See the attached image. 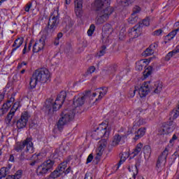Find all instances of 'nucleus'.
I'll list each match as a JSON object with an SVG mask.
<instances>
[{
  "label": "nucleus",
  "mask_w": 179,
  "mask_h": 179,
  "mask_svg": "<svg viewBox=\"0 0 179 179\" xmlns=\"http://www.w3.org/2000/svg\"><path fill=\"white\" fill-rule=\"evenodd\" d=\"M92 6L96 10V17L95 18L96 24L106 23L114 12V8L110 7V0H96L92 4Z\"/></svg>",
  "instance_id": "nucleus-1"
},
{
  "label": "nucleus",
  "mask_w": 179,
  "mask_h": 179,
  "mask_svg": "<svg viewBox=\"0 0 179 179\" xmlns=\"http://www.w3.org/2000/svg\"><path fill=\"white\" fill-rule=\"evenodd\" d=\"M25 148V149H24ZM21 153L22 159H26L27 160H32L29 164L30 166H36V163L38 162V155L34 154L31 158H29V155L34 153V144L33 143V138L28 137L21 143H17L15 145V150L16 152H22Z\"/></svg>",
  "instance_id": "nucleus-2"
},
{
  "label": "nucleus",
  "mask_w": 179,
  "mask_h": 179,
  "mask_svg": "<svg viewBox=\"0 0 179 179\" xmlns=\"http://www.w3.org/2000/svg\"><path fill=\"white\" fill-rule=\"evenodd\" d=\"M65 99H66V92L65 91L61 92L55 101L47 102L46 113L49 115H52L55 111H58L62 107Z\"/></svg>",
  "instance_id": "nucleus-3"
},
{
  "label": "nucleus",
  "mask_w": 179,
  "mask_h": 179,
  "mask_svg": "<svg viewBox=\"0 0 179 179\" xmlns=\"http://www.w3.org/2000/svg\"><path fill=\"white\" fill-rule=\"evenodd\" d=\"M110 132H111V127L106 123H101L96 130L92 131V137L97 141L101 139L103 136H108Z\"/></svg>",
  "instance_id": "nucleus-4"
},
{
  "label": "nucleus",
  "mask_w": 179,
  "mask_h": 179,
  "mask_svg": "<svg viewBox=\"0 0 179 179\" xmlns=\"http://www.w3.org/2000/svg\"><path fill=\"white\" fill-rule=\"evenodd\" d=\"M54 164H55V162L52 159H48L38 166L36 169V174L39 177H43L52 171Z\"/></svg>",
  "instance_id": "nucleus-5"
},
{
  "label": "nucleus",
  "mask_w": 179,
  "mask_h": 179,
  "mask_svg": "<svg viewBox=\"0 0 179 179\" xmlns=\"http://www.w3.org/2000/svg\"><path fill=\"white\" fill-rule=\"evenodd\" d=\"M59 23V20L58 19V11L55 10L49 18L47 34L52 36V34H54L55 32V30H57V27H58Z\"/></svg>",
  "instance_id": "nucleus-6"
},
{
  "label": "nucleus",
  "mask_w": 179,
  "mask_h": 179,
  "mask_svg": "<svg viewBox=\"0 0 179 179\" xmlns=\"http://www.w3.org/2000/svg\"><path fill=\"white\" fill-rule=\"evenodd\" d=\"M74 117L75 113H73V110H66L63 111L61 115V118L57 122L58 129H61L64 125H66L68 122H71Z\"/></svg>",
  "instance_id": "nucleus-7"
},
{
  "label": "nucleus",
  "mask_w": 179,
  "mask_h": 179,
  "mask_svg": "<svg viewBox=\"0 0 179 179\" xmlns=\"http://www.w3.org/2000/svg\"><path fill=\"white\" fill-rule=\"evenodd\" d=\"M169 155V148H166L165 150L162 152V155L158 157L156 164V170L157 173H162L163 169L167 163V156Z\"/></svg>",
  "instance_id": "nucleus-8"
},
{
  "label": "nucleus",
  "mask_w": 179,
  "mask_h": 179,
  "mask_svg": "<svg viewBox=\"0 0 179 179\" xmlns=\"http://www.w3.org/2000/svg\"><path fill=\"white\" fill-rule=\"evenodd\" d=\"M34 73H35L38 82H41V83H45L51 78V73L45 68L38 69Z\"/></svg>",
  "instance_id": "nucleus-9"
},
{
  "label": "nucleus",
  "mask_w": 179,
  "mask_h": 179,
  "mask_svg": "<svg viewBox=\"0 0 179 179\" xmlns=\"http://www.w3.org/2000/svg\"><path fill=\"white\" fill-rule=\"evenodd\" d=\"M176 123L169 122L164 123L162 127L158 129V135H169L176 129Z\"/></svg>",
  "instance_id": "nucleus-10"
},
{
  "label": "nucleus",
  "mask_w": 179,
  "mask_h": 179,
  "mask_svg": "<svg viewBox=\"0 0 179 179\" xmlns=\"http://www.w3.org/2000/svg\"><path fill=\"white\" fill-rule=\"evenodd\" d=\"M114 29L110 24H105L102 28V41L105 44L110 43V36L113 34Z\"/></svg>",
  "instance_id": "nucleus-11"
},
{
  "label": "nucleus",
  "mask_w": 179,
  "mask_h": 179,
  "mask_svg": "<svg viewBox=\"0 0 179 179\" xmlns=\"http://www.w3.org/2000/svg\"><path fill=\"white\" fill-rule=\"evenodd\" d=\"M75 13L77 17H83V0H74Z\"/></svg>",
  "instance_id": "nucleus-12"
},
{
  "label": "nucleus",
  "mask_w": 179,
  "mask_h": 179,
  "mask_svg": "<svg viewBox=\"0 0 179 179\" xmlns=\"http://www.w3.org/2000/svg\"><path fill=\"white\" fill-rule=\"evenodd\" d=\"M29 121V113L24 112L21 115V117L17 121V128L18 129H23L27 125Z\"/></svg>",
  "instance_id": "nucleus-13"
},
{
  "label": "nucleus",
  "mask_w": 179,
  "mask_h": 179,
  "mask_svg": "<svg viewBox=\"0 0 179 179\" xmlns=\"http://www.w3.org/2000/svg\"><path fill=\"white\" fill-rule=\"evenodd\" d=\"M106 146L107 141L106 140H101L99 141V146L96 150L95 160H96V162H100V158L103 156L104 149H106Z\"/></svg>",
  "instance_id": "nucleus-14"
},
{
  "label": "nucleus",
  "mask_w": 179,
  "mask_h": 179,
  "mask_svg": "<svg viewBox=\"0 0 179 179\" xmlns=\"http://www.w3.org/2000/svg\"><path fill=\"white\" fill-rule=\"evenodd\" d=\"M45 45V38H41L39 40L36 41L34 44L33 52H40L44 50V46Z\"/></svg>",
  "instance_id": "nucleus-15"
},
{
  "label": "nucleus",
  "mask_w": 179,
  "mask_h": 179,
  "mask_svg": "<svg viewBox=\"0 0 179 179\" xmlns=\"http://www.w3.org/2000/svg\"><path fill=\"white\" fill-rule=\"evenodd\" d=\"M150 85V81L145 82L138 90V94L140 97H146L150 92L149 85Z\"/></svg>",
  "instance_id": "nucleus-16"
},
{
  "label": "nucleus",
  "mask_w": 179,
  "mask_h": 179,
  "mask_svg": "<svg viewBox=\"0 0 179 179\" xmlns=\"http://www.w3.org/2000/svg\"><path fill=\"white\" fill-rule=\"evenodd\" d=\"M85 100H86V95L84 94H80L75 96L73 105V107H80L85 104Z\"/></svg>",
  "instance_id": "nucleus-17"
},
{
  "label": "nucleus",
  "mask_w": 179,
  "mask_h": 179,
  "mask_svg": "<svg viewBox=\"0 0 179 179\" xmlns=\"http://www.w3.org/2000/svg\"><path fill=\"white\" fill-rule=\"evenodd\" d=\"M151 59H141L136 63V71H142L143 68H146L150 64Z\"/></svg>",
  "instance_id": "nucleus-18"
},
{
  "label": "nucleus",
  "mask_w": 179,
  "mask_h": 179,
  "mask_svg": "<svg viewBox=\"0 0 179 179\" xmlns=\"http://www.w3.org/2000/svg\"><path fill=\"white\" fill-rule=\"evenodd\" d=\"M141 32H142V27H141V24H137L131 29L129 34L132 36L133 38H138V37L141 36Z\"/></svg>",
  "instance_id": "nucleus-19"
},
{
  "label": "nucleus",
  "mask_w": 179,
  "mask_h": 179,
  "mask_svg": "<svg viewBox=\"0 0 179 179\" xmlns=\"http://www.w3.org/2000/svg\"><path fill=\"white\" fill-rule=\"evenodd\" d=\"M24 41V39L23 38H18L15 39L12 45L13 49L11 50V54H13V52H15L17 50V48H20Z\"/></svg>",
  "instance_id": "nucleus-20"
},
{
  "label": "nucleus",
  "mask_w": 179,
  "mask_h": 179,
  "mask_svg": "<svg viewBox=\"0 0 179 179\" xmlns=\"http://www.w3.org/2000/svg\"><path fill=\"white\" fill-rule=\"evenodd\" d=\"M151 90L154 92V93L159 94L163 90V84L160 81H157L152 85Z\"/></svg>",
  "instance_id": "nucleus-21"
},
{
  "label": "nucleus",
  "mask_w": 179,
  "mask_h": 179,
  "mask_svg": "<svg viewBox=\"0 0 179 179\" xmlns=\"http://www.w3.org/2000/svg\"><path fill=\"white\" fill-rule=\"evenodd\" d=\"M145 134H146V128L141 127L138 129L137 131L135 132V137L134 138V141H138V139H141Z\"/></svg>",
  "instance_id": "nucleus-22"
},
{
  "label": "nucleus",
  "mask_w": 179,
  "mask_h": 179,
  "mask_svg": "<svg viewBox=\"0 0 179 179\" xmlns=\"http://www.w3.org/2000/svg\"><path fill=\"white\" fill-rule=\"evenodd\" d=\"M38 82L39 81H38V79L37 78V76H36L35 73H34L29 82V86L31 89H34L37 86Z\"/></svg>",
  "instance_id": "nucleus-23"
},
{
  "label": "nucleus",
  "mask_w": 179,
  "mask_h": 179,
  "mask_svg": "<svg viewBox=\"0 0 179 179\" xmlns=\"http://www.w3.org/2000/svg\"><path fill=\"white\" fill-rule=\"evenodd\" d=\"M23 176V171L22 170L17 171L14 175H9L6 179H20Z\"/></svg>",
  "instance_id": "nucleus-24"
},
{
  "label": "nucleus",
  "mask_w": 179,
  "mask_h": 179,
  "mask_svg": "<svg viewBox=\"0 0 179 179\" xmlns=\"http://www.w3.org/2000/svg\"><path fill=\"white\" fill-rule=\"evenodd\" d=\"M143 153L145 159H149V157H150V155H152V148L150 145L144 146Z\"/></svg>",
  "instance_id": "nucleus-25"
},
{
  "label": "nucleus",
  "mask_w": 179,
  "mask_h": 179,
  "mask_svg": "<svg viewBox=\"0 0 179 179\" xmlns=\"http://www.w3.org/2000/svg\"><path fill=\"white\" fill-rule=\"evenodd\" d=\"M129 171L130 173H131L132 176H133V178H136V176H138V167L136 166V165H131L130 166H129Z\"/></svg>",
  "instance_id": "nucleus-26"
},
{
  "label": "nucleus",
  "mask_w": 179,
  "mask_h": 179,
  "mask_svg": "<svg viewBox=\"0 0 179 179\" xmlns=\"http://www.w3.org/2000/svg\"><path fill=\"white\" fill-rule=\"evenodd\" d=\"M146 124V120L143 117H137L134 122V128L135 127H141V125H145Z\"/></svg>",
  "instance_id": "nucleus-27"
},
{
  "label": "nucleus",
  "mask_w": 179,
  "mask_h": 179,
  "mask_svg": "<svg viewBox=\"0 0 179 179\" xmlns=\"http://www.w3.org/2000/svg\"><path fill=\"white\" fill-rule=\"evenodd\" d=\"M10 107H12V105H7L6 103H3L0 109V115H4V114H6V113L9 111V108H10Z\"/></svg>",
  "instance_id": "nucleus-28"
},
{
  "label": "nucleus",
  "mask_w": 179,
  "mask_h": 179,
  "mask_svg": "<svg viewBox=\"0 0 179 179\" xmlns=\"http://www.w3.org/2000/svg\"><path fill=\"white\" fill-rule=\"evenodd\" d=\"M99 90V95L98 96V99H96V101H99V100H101L104 96L107 94V88L103 87L98 89Z\"/></svg>",
  "instance_id": "nucleus-29"
},
{
  "label": "nucleus",
  "mask_w": 179,
  "mask_h": 179,
  "mask_svg": "<svg viewBox=\"0 0 179 179\" xmlns=\"http://www.w3.org/2000/svg\"><path fill=\"white\" fill-rule=\"evenodd\" d=\"M120 142H121V136L120 135H115L113 137V139L110 145L112 146H117V145L120 144Z\"/></svg>",
  "instance_id": "nucleus-30"
},
{
  "label": "nucleus",
  "mask_w": 179,
  "mask_h": 179,
  "mask_svg": "<svg viewBox=\"0 0 179 179\" xmlns=\"http://www.w3.org/2000/svg\"><path fill=\"white\" fill-rule=\"evenodd\" d=\"M142 148H143V144H142V143L137 144L133 152L134 156L139 155V153L142 152Z\"/></svg>",
  "instance_id": "nucleus-31"
},
{
  "label": "nucleus",
  "mask_w": 179,
  "mask_h": 179,
  "mask_svg": "<svg viewBox=\"0 0 179 179\" xmlns=\"http://www.w3.org/2000/svg\"><path fill=\"white\" fill-rule=\"evenodd\" d=\"M134 2H135V0H120L119 4L121 6H129Z\"/></svg>",
  "instance_id": "nucleus-32"
},
{
  "label": "nucleus",
  "mask_w": 179,
  "mask_h": 179,
  "mask_svg": "<svg viewBox=\"0 0 179 179\" xmlns=\"http://www.w3.org/2000/svg\"><path fill=\"white\" fill-rule=\"evenodd\" d=\"M177 31H178V29H176L171 32H170L166 36V40H173L174 37H176V35L177 34Z\"/></svg>",
  "instance_id": "nucleus-33"
},
{
  "label": "nucleus",
  "mask_w": 179,
  "mask_h": 179,
  "mask_svg": "<svg viewBox=\"0 0 179 179\" xmlns=\"http://www.w3.org/2000/svg\"><path fill=\"white\" fill-rule=\"evenodd\" d=\"M152 75V66H149L143 72L144 79L149 78Z\"/></svg>",
  "instance_id": "nucleus-34"
},
{
  "label": "nucleus",
  "mask_w": 179,
  "mask_h": 179,
  "mask_svg": "<svg viewBox=\"0 0 179 179\" xmlns=\"http://www.w3.org/2000/svg\"><path fill=\"white\" fill-rule=\"evenodd\" d=\"M64 23H66V27L68 29V30H69V29L73 26V21H72V20H71L69 17L64 19Z\"/></svg>",
  "instance_id": "nucleus-35"
},
{
  "label": "nucleus",
  "mask_w": 179,
  "mask_h": 179,
  "mask_svg": "<svg viewBox=\"0 0 179 179\" xmlns=\"http://www.w3.org/2000/svg\"><path fill=\"white\" fill-rule=\"evenodd\" d=\"M136 22H138V15L131 14V16L129 18V23H130V24H134Z\"/></svg>",
  "instance_id": "nucleus-36"
},
{
  "label": "nucleus",
  "mask_w": 179,
  "mask_h": 179,
  "mask_svg": "<svg viewBox=\"0 0 179 179\" xmlns=\"http://www.w3.org/2000/svg\"><path fill=\"white\" fill-rule=\"evenodd\" d=\"M14 116H15V113L12 110H10V112L7 115L6 122L7 124H10V121H12V118H13Z\"/></svg>",
  "instance_id": "nucleus-37"
},
{
  "label": "nucleus",
  "mask_w": 179,
  "mask_h": 179,
  "mask_svg": "<svg viewBox=\"0 0 179 179\" xmlns=\"http://www.w3.org/2000/svg\"><path fill=\"white\" fill-rule=\"evenodd\" d=\"M66 164H68V162H64L62 164H60L58 166V170L63 173L65 172V169H66Z\"/></svg>",
  "instance_id": "nucleus-38"
},
{
  "label": "nucleus",
  "mask_w": 179,
  "mask_h": 179,
  "mask_svg": "<svg viewBox=\"0 0 179 179\" xmlns=\"http://www.w3.org/2000/svg\"><path fill=\"white\" fill-rule=\"evenodd\" d=\"M155 54V52L151 48H147L143 52V57H150V55H153Z\"/></svg>",
  "instance_id": "nucleus-39"
},
{
  "label": "nucleus",
  "mask_w": 179,
  "mask_h": 179,
  "mask_svg": "<svg viewBox=\"0 0 179 179\" xmlns=\"http://www.w3.org/2000/svg\"><path fill=\"white\" fill-rule=\"evenodd\" d=\"M8 174V168H1L0 170V179L5 178Z\"/></svg>",
  "instance_id": "nucleus-40"
},
{
  "label": "nucleus",
  "mask_w": 179,
  "mask_h": 179,
  "mask_svg": "<svg viewBox=\"0 0 179 179\" xmlns=\"http://www.w3.org/2000/svg\"><path fill=\"white\" fill-rule=\"evenodd\" d=\"M107 47L106 45H102L99 51L96 53L97 57H103L106 54V50Z\"/></svg>",
  "instance_id": "nucleus-41"
},
{
  "label": "nucleus",
  "mask_w": 179,
  "mask_h": 179,
  "mask_svg": "<svg viewBox=\"0 0 179 179\" xmlns=\"http://www.w3.org/2000/svg\"><path fill=\"white\" fill-rule=\"evenodd\" d=\"M129 157V154L127 152H124V154H122L120 158V161L119 162V166H121V164H122V163H124V162H125V160H127V159H128Z\"/></svg>",
  "instance_id": "nucleus-42"
},
{
  "label": "nucleus",
  "mask_w": 179,
  "mask_h": 179,
  "mask_svg": "<svg viewBox=\"0 0 179 179\" xmlns=\"http://www.w3.org/2000/svg\"><path fill=\"white\" fill-rule=\"evenodd\" d=\"M20 107V102L15 101L10 109V111H13L15 113L17 111V109Z\"/></svg>",
  "instance_id": "nucleus-43"
},
{
  "label": "nucleus",
  "mask_w": 179,
  "mask_h": 179,
  "mask_svg": "<svg viewBox=\"0 0 179 179\" xmlns=\"http://www.w3.org/2000/svg\"><path fill=\"white\" fill-rule=\"evenodd\" d=\"M96 29V27L94 26V24H91L90 27V29L87 31V34L88 36H92L93 33H94V30Z\"/></svg>",
  "instance_id": "nucleus-44"
},
{
  "label": "nucleus",
  "mask_w": 179,
  "mask_h": 179,
  "mask_svg": "<svg viewBox=\"0 0 179 179\" xmlns=\"http://www.w3.org/2000/svg\"><path fill=\"white\" fill-rule=\"evenodd\" d=\"M176 55L175 52H173V50L171 52H169L165 57L166 61H169V59H171L173 57Z\"/></svg>",
  "instance_id": "nucleus-45"
},
{
  "label": "nucleus",
  "mask_w": 179,
  "mask_h": 179,
  "mask_svg": "<svg viewBox=\"0 0 179 179\" xmlns=\"http://www.w3.org/2000/svg\"><path fill=\"white\" fill-rule=\"evenodd\" d=\"M171 114H172L173 118H177V117H178V115H179V105H178L177 110H173Z\"/></svg>",
  "instance_id": "nucleus-46"
},
{
  "label": "nucleus",
  "mask_w": 179,
  "mask_h": 179,
  "mask_svg": "<svg viewBox=\"0 0 179 179\" xmlns=\"http://www.w3.org/2000/svg\"><path fill=\"white\" fill-rule=\"evenodd\" d=\"M96 71V68L94 66L90 67L87 71V75H91V73H93Z\"/></svg>",
  "instance_id": "nucleus-47"
},
{
  "label": "nucleus",
  "mask_w": 179,
  "mask_h": 179,
  "mask_svg": "<svg viewBox=\"0 0 179 179\" xmlns=\"http://www.w3.org/2000/svg\"><path fill=\"white\" fill-rule=\"evenodd\" d=\"M31 6H33V3L29 2L28 3H27V5L25 6V12H29Z\"/></svg>",
  "instance_id": "nucleus-48"
},
{
  "label": "nucleus",
  "mask_w": 179,
  "mask_h": 179,
  "mask_svg": "<svg viewBox=\"0 0 179 179\" xmlns=\"http://www.w3.org/2000/svg\"><path fill=\"white\" fill-rule=\"evenodd\" d=\"M157 47H159V45H157V43H154L151 44L149 48L151 50H152V51L155 52V51H156V48H157Z\"/></svg>",
  "instance_id": "nucleus-49"
},
{
  "label": "nucleus",
  "mask_w": 179,
  "mask_h": 179,
  "mask_svg": "<svg viewBox=\"0 0 179 179\" xmlns=\"http://www.w3.org/2000/svg\"><path fill=\"white\" fill-rule=\"evenodd\" d=\"M133 14H136V13H139V12H141V7L136 6L134 9H133Z\"/></svg>",
  "instance_id": "nucleus-50"
},
{
  "label": "nucleus",
  "mask_w": 179,
  "mask_h": 179,
  "mask_svg": "<svg viewBox=\"0 0 179 179\" xmlns=\"http://www.w3.org/2000/svg\"><path fill=\"white\" fill-rule=\"evenodd\" d=\"M15 102V97L14 96H11L6 103V104H7L8 106H12V104H10V103H14Z\"/></svg>",
  "instance_id": "nucleus-51"
},
{
  "label": "nucleus",
  "mask_w": 179,
  "mask_h": 179,
  "mask_svg": "<svg viewBox=\"0 0 179 179\" xmlns=\"http://www.w3.org/2000/svg\"><path fill=\"white\" fill-rule=\"evenodd\" d=\"M143 26H149L150 24V21L149 20V18L144 19L143 20Z\"/></svg>",
  "instance_id": "nucleus-52"
},
{
  "label": "nucleus",
  "mask_w": 179,
  "mask_h": 179,
  "mask_svg": "<svg viewBox=\"0 0 179 179\" xmlns=\"http://www.w3.org/2000/svg\"><path fill=\"white\" fill-rule=\"evenodd\" d=\"M162 33H163V30L157 29V30L155 31L152 33V34H153V36H160V34H162Z\"/></svg>",
  "instance_id": "nucleus-53"
},
{
  "label": "nucleus",
  "mask_w": 179,
  "mask_h": 179,
  "mask_svg": "<svg viewBox=\"0 0 179 179\" xmlns=\"http://www.w3.org/2000/svg\"><path fill=\"white\" fill-rule=\"evenodd\" d=\"M93 160V155L92 154H90L87 158V164H89V163H92Z\"/></svg>",
  "instance_id": "nucleus-54"
},
{
  "label": "nucleus",
  "mask_w": 179,
  "mask_h": 179,
  "mask_svg": "<svg viewBox=\"0 0 179 179\" xmlns=\"http://www.w3.org/2000/svg\"><path fill=\"white\" fill-rule=\"evenodd\" d=\"M177 135L173 134L172 138L170 140V143H173L174 142V141H177Z\"/></svg>",
  "instance_id": "nucleus-55"
},
{
  "label": "nucleus",
  "mask_w": 179,
  "mask_h": 179,
  "mask_svg": "<svg viewBox=\"0 0 179 179\" xmlns=\"http://www.w3.org/2000/svg\"><path fill=\"white\" fill-rule=\"evenodd\" d=\"M84 179H93L90 173H86Z\"/></svg>",
  "instance_id": "nucleus-56"
},
{
  "label": "nucleus",
  "mask_w": 179,
  "mask_h": 179,
  "mask_svg": "<svg viewBox=\"0 0 179 179\" xmlns=\"http://www.w3.org/2000/svg\"><path fill=\"white\" fill-rule=\"evenodd\" d=\"M136 92V88L130 92V97H134L135 96V93Z\"/></svg>",
  "instance_id": "nucleus-57"
},
{
  "label": "nucleus",
  "mask_w": 179,
  "mask_h": 179,
  "mask_svg": "<svg viewBox=\"0 0 179 179\" xmlns=\"http://www.w3.org/2000/svg\"><path fill=\"white\" fill-rule=\"evenodd\" d=\"M172 51H173V52L175 53V55H176V54H178V52H179V45L176 46V48Z\"/></svg>",
  "instance_id": "nucleus-58"
},
{
  "label": "nucleus",
  "mask_w": 179,
  "mask_h": 179,
  "mask_svg": "<svg viewBox=\"0 0 179 179\" xmlns=\"http://www.w3.org/2000/svg\"><path fill=\"white\" fill-rule=\"evenodd\" d=\"M3 99H5V95L3 94H0V104L3 101Z\"/></svg>",
  "instance_id": "nucleus-59"
},
{
  "label": "nucleus",
  "mask_w": 179,
  "mask_h": 179,
  "mask_svg": "<svg viewBox=\"0 0 179 179\" xmlns=\"http://www.w3.org/2000/svg\"><path fill=\"white\" fill-rule=\"evenodd\" d=\"M26 52H27V45L25 44L24 49L22 50V54H26Z\"/></svg>",
  "instance_id": "nucleus-60"
},
{
  "label": "nucleus",
  "mask_w": 179,
  "mask_h": 179,
  "mask_svg": "<svg viewBox=\"0 0 179 179\" xmlns=\"http://www.w3.org/2000/svg\"><path fill=\"white\" fill-rule=\"evenodd\" d=\"M55 45H58L59 44V39L56 38L54 42Z\"/></svg>",
  "instance_id": "nucleus-61"
},
{
  "label": "nucleus",
  "mask_w": 179,
  "mask_h": 179,
  "mask_svg": "<svg viewBox=\"0 0 179 179\" xmlns=\"http://www.w3.org/2000/svg\"><path fill=\"white\" fill-rule=\"evenodd\" d=\"M64 174H69L71 173V168L69 167L66 171L64 170Z\"/></svg>",
  "instance_id": "nucleus-62"
},
{
  "label": "nucleus",
  "mask_w": 179,
  "mask_h": 179,
  "mask_svg": "<svg viewBox=\"0 0 179 179\" xmlns=\"http://www.w3.org/2000/svg\"><path fill=\"white\" fill-rule=\"evenodd\" d=\"M9 162H15V157L10 155Z\"/></svg>",
  "instance_id": "nucleus-63"
},
{
  "label": "nucleus",
  "mask_w": 179,
  "mask_h": 179,
  "mask_svg": "<svg viewBox=\"0 0 179 179\" xmlns=\"http://www.w3.org/2000/svg\"><path fill=\"white\" fill-rule=\"evenodd\" d=\"M62 33L60 32L57 34V37L56 38H58L59 40V38H62Z\"/></svg>",
  "instance_id": "nucleus-64"
}]
</instances>
